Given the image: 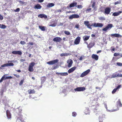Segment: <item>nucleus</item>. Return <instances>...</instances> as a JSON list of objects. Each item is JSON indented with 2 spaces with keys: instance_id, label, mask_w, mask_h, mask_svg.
<instances>
[{
  "instance_id": "f257e3e1",
  "label": "nucleus",
  "mask_w": 122,
  "mask_h": 122,
  "mask_svg": "<svg viewBox=\"0 0 122 122\" xmlns=\"http://www.w3.org/2000/svg\"><path fill=\"white\" fill-rule=\"evenodd\" d=\"M112 27L113 25L112 24H109L105 28H103L102 30L103 31H106L108 30H110Z\"/></svg>"
},
{
  "instance_id": "f03ea898",
  "label": "nucleus",
  "mask_w": 122,
  "mask_h": 122,
  "mask_svg": "<svg viewBox=\"0 0 122 122\" xmlns=\"http://www.w3.org/2000/svg\"><path fill=\"white\" fill-rule=\"evenodd\" d=\"M86 90L85 87H79L74 89V90L75 91L80 92Z\"/></svg>"
},
{
  "instance_id": "7ed1b4c3",
  "label": "nucleus",
  "mask_w": 122,
  "mask_h": 122,
  "mask_svg": "<svg viewBox=\"0 0 122 122\" xmlns=\"http://www.w3.org/2000/svg\"><path fill=\"white\" fill-rule=\"evenodd\" d=\"M59 61L58 59H56L47 62V63L49 65L54 64L57 63Z\"/></svg>"
},
{
  "instance_id": "20e7f679",
  "label": "nucleus",
  "mask_w": 122,
  "mask_h": 122,
  "mask_svg": "<svg viewBox=\"0 0 122 122\" xmlns=\"http://www.w3.org/2000/svg\"><path fill=\"white\" fill-rule=\"evenodd\" d=\"M90 70L89 69L83 72L81 75L80 77H83L86 75L90 72Z\"/></svg>"
},
{
  "instance_id": "39448f33",
  "label": "nucleus",
  "mask_w": 122,
  "mask_h": 122,
  "mask_svg": "<svg viewBox=\"0 0 122 122\" xmlns=\"http://www.w3.org/2000/svg\"><path fill=\"white\" fill-rule=\"evenodd\" d=\"M93 26L95 27H102L103 26V24L101 23H94L93 24Z\"/></svg>"
},
{
  "instance_id": "423d86ee",
  "label": "nucleus",
  "mask_w": 122,
  "mask_h": 122,
  "mask_svg": "<svg viewBox=\"0 0 122 122\" xmlns=\"http://www.w3.org/2000/svg\"><path fill=\"white\" fill-rule=\"evenodd\" d=\"M79 16L77 14H73L71 15L69 17V19H72L73 18H79Z\"/></svg>"
},
{
  "instance_id": "0eeeda50",
  "label": "nucleus",
  "mask_w": 122,
  "mask_h": 122,
  "mask_svg": "<svg viewBox=\"0 0 122 122\" xmlns=\"http://www.w3.org/2000/svg\"><path fill=\"white\" fill-rule=\"evenodd\" d=\"M104 13L105 14H108L111 12V8L110 7H107L105 9Z\"/></svg>"
},
{
  "instance_id": "6e6552de",
  "label": "nucleus",
  "mask_w": 122,
  "mask_h": 122,
  "mask_svg": "<svg viewBox=\"0 0 122 122\" xmlns=\"http://www.w3.org/2000/svg\"><path fill=\"white\" fill-rule=\"evenodd\" d=\"M84 24L88 28L91 29H92L91 26H93V24L90 25L89 23V22L88 21H84Z\"/></svg>"
},
{
  "instance_id": "1a4fd4ad",
  "label": "nucleus",
  "mask_w": 122,
  "mask_h": 122,
  "mask_svg": "<svg viewBox=\"0 0 122 122\" xmlns=\"http://www.w3.org/2000/svg\"><path fill=\"white\" fill-rule=\"evenodd\" d=\"M67 62L68 64V67L70 68L73 62L71 59H69L67 60Z\"/></svg>"
},
{
  "instance_id": "9d476101",
  "label": "nucleus",
  "mask_w": 122,
  "mask_h": 122,
  "mask_svg": "<svg viewBox=\"0 0 122 122\" xmlns=\"http://www.w3.org/2000/svg\"><path fill=\"white\" fill-rule=\"evenodd\" d=\"M87 47L88 48H90L92 47L95 45V43L94 42H91L89 44L87 43Z\"/></svg>"
},
{
  "instance_id": "9b49d317",
  "label": "nucleus",
  "mask_w": 122,
  "mask_h": 122,
  "mask_svg": "<svg viewBox=\"0 0 122 122\" xmlns=\"http://www.w3.org/2000/svg\"><path fill=\"white\" fill-rule=\"evenodd\" d=\"M80 39L81 38L80 37H77L75 40L74 42L75 44L76 45L78 44L80 42Z\"/></svg>"
},
{
  "instance_id": "f8f14e48",
  "label": "nucleus",
  "mask_w": 122,
  "mask_h": 122,
  "mask_svg": "<svg viewBox=\"0 0 122 122\" xmlns=\"http://www.w3.org/2000/svg\"><path fill=\"white\" fill-rule=\"evenodd\" d=\"M6 114L7 117L8 119H10L11 118V114L9 110H7L6 111Z\"/></svg>"
},
{
  "instance_id": "ddd939ff",
  "label": "nucleus",
  "mask_w": 122,
  "mask_h": 122,
  "mask_svg": "<svg viewBox=\"0 0 122 122\" xmlns=\"http://www.w3.org/2000/svg\"><path fill=\"white\" fill-rule=\"evenodd\" d=\"M12 54H18L20 55H22V52L20 51H13L12 52Z\"/></svg>"
},
{
  "instance_id": "4468645a",
  "label": "nucleus",
  "mask_w": 122,
  "mask_h": 122,
  "mask_svg": "<svg viewBox=\"0 0 122 122\" xmlns=\"http://www.w3.org/2000/svg\"><path fill=\"white\" fill-rule=\"evenodd\" d=\"M111 36L112 38L113 37H122V36L120 34L116 33L112 34L111 35Z\"/></svg>"
},
{
  "instance_id": "2eb2a0df",
  "label": "nucleus",
  "mask_w": 122,
  "mask_h": 122,
  "mask_svg": "<svg viewBox=\"0 0 122 122\" xmlns=\"http://www.w3.org/2000/svg\"><path fill=\"white\" fill-rule=\"evenodd\" d=\"M62 40L61 39L60 37H56L54 38L53 41H54L60 42Z\"/></svg>"
},
{
  "instance_id": "dca6fc26",
  "label": "nucleus",
  "mask_w": 122,
  "mask_h": 122,
  "mask_svg": "<svg viewBox=\"0 0 122 122\" xmlns=\"http://www.w3.org/2000/svg\"><path fill=\"white\" fill-rule=\"evenodd\" d=\"M121 86V85H118L117 87L115 89H114L112 92V94H114L116 92L117 90L118 89H119Z\"/></svg>"
},
{
  "instance_id": "f3484780",
  "label": "nucleus",
  "mask_w": 122,
  "mask_h": 122,
  "mask_svg": "<svg viewBox=\"0 0 122 122\" xmlns=\"http://www.w3.org/2000/svg\"><path fill=\"white\" fill-rule=\"evenodd\" d=\"M38 16L39 18H44L45 19H46L47 17L46 15L44 14H40L38 15Z\"/></svg>"
},
{
  "instance_id": "a211bd4d",
  "label": "nucleus",
  "mask_w": 122,
  "mask_h": 122,
  "mask_svg": "<svg viewBox=\"0 0 122 122\" xmlns=\"http://www.w3.org/2000/svg\"><path fill=\"white\" fill-rule=\"evenodd\" d=\"M92 58L96 61H97L98 59V56L97 55L93 54L92 56Z\"/></svg>"
},
{
  "instance_id": "6ab92c4d",
  "label": "nucleus",
  "mask_w": 122,
  "mask_h": 122,
  "mask_svg": "<svg viewBox=\"0 0 122 122\" xmlns=\"http://www.w3.org/2000/svg\"><path fill=\"white\" fill-rule=\"evenodd\" d=\"M122 13L121 11H119L118 12H115L114 13L112 14V15L114 16H117L119 15L120 14Z\"/></svg>"
},
{
  "instance_id": "aec40b11",
  "label": "nucleus",
  "mask_w": 122,
  "mask_h": 122,
  "mask_svg": "<svg viewBox=\"0 0 122 122\" xmlns=\"http://www.w3.org/2000/svg\"><path fill=\"white\" fill-rule=\"evenodd\" d=\"M34 8L36 9H39L41 8L42 6L39 4H37L35 5Z\"/></svg>"
},
{
  "instance_id": "412c9836",
  "label": "nucleus",
  "mask_w": 122,
  "mask_h": 122,
  "mask_svg": "<svg viewBox=\"0 0 122 122\" xmlns=\"http://www.w3.org/2000/svg\"><path fill=\"white\" fill-rule=\"evenodd\" d=\"M77 3L76 2H73L70 4L69 6V7L70 8L74 7L76 6V7H77Z\"/></svg>"
},
{
  "instance_id": "4be33fe9",
  "label": "nucleus",
  "mask_w": 122,
  "mask_h": 122,
  "mask_svg": "<svg viewBox=\"0 0 122 122\" xmlns=\"http://www.w3.org/2000/svg\"><path fill=\"white\" fill-rule=\"evenodd\" d=\"M76 67L75 66L73 67L70 68L68 71V73H70L73 72L76 69Z\"/></svg>"
},
{
  "instance_id": "5701e85b",
  "label": "nucleus",
  "mask_w": 122,
  "mask_h": 122,
  "mask_svg": "<svg viewBox=\"0 0 122 122\" xmlns=\"http://www.w3.org/2000/svg\"><path fill=\"white\" fill-rule=\"evenodd\" d=\"M95 2H93L92 4V6L94 10L96 11L97 10V7L95 6Z\"/></svg>"
},
{
  "instance_id": "b1692460",
  "label": "nucleus",
  "mask_w": 122,
  "mask_h": 122,
  "mask_svg": "<svg viewBox=\"0 0 122 122\" xmlns=\"http://www.w3.org/2000/svg\"><path fill=\"white\" fill-rule=\"evenodd\" d=\"M55 5L54 4L52 3H49L48 4L46 5V7L47 8H50L51 7H52L54 6Z\"/></svg>"
},
{
  "instance_id": "393cba45",
  "label": "nucleus",
  "mask_w": 122,
  "mask_h": 122,
  "mask_svg": "<svg viewBox=\"0 0 122 122\" xmlns=\"http://www.w3.org/2000/svg\"><path fill=\"white\" fill-rule=\"evenodd\" d=\"M35 92H36L34 89L32 90L30 89L28 90V93L29 94H34L35 93Z\"/></svg>"
},
{
  "instance_id": "a878e982",
  "label": "nucleus",
  "mask_w": 122,
  "mask_h": 122,
  "mask_svg": "<svg viewBox=\"0 0 122 122\" xmlns=\"http://www.w3.org/2000/svg\"><path fill=\"white\" fill-rule=\"evenodd\" d=\"M23 117L22 115H20V117L18 118L17 120L18 121L20 120L22 122V121L23 122H24L23 120Z\"/></svg>"
},
{
  "instance_id": "bb28decb",
  "label": "nucleus",
  "mask_w": 122,
  "mask_h": 122,
  "mask_svg": "<svg viewBox=\"0 0 122 122\" xmlns=\"http://www.w3.org/2000/svg\"><path fill=\"white\" fill-rule=\"evenodd\" d=\"M70 55L69 53H62L60 54L61 56H67Z\"/></svg>"
},
{
  "instance_id": "cd10ccee",
  "label": "nucleus",
  "mask_w": 122,
  "mask_h": 122,
  "mask_svg": "<svg viewBox=\"0 0 122 122\" xmlns=\"http://www.w3.org/2000/svg\"><path fill=\"white\" fill-rule=\"evenodd\" d=\"M117 104L120 107H122V104L121 103L120 101V99H118V101L117 102Z\"/></svg>"
},
{
  "instance_id": "c85d7f7f",
  "label": "nucleus",
  "mask_w": 122,
  "mask_h": 122,
  "mask_svg": "<svg viewBox=\"0 0 122 122\" xmlns=\"http://www.w3.org/2000/svg\"><path fill=\"white\" fill-rule=\"evenodd\" d=\"M39 27L42 31H45V27L42 26H39Z\"/></svg>"
},
{
  "instance_id": "c756f323",
  "label": "nucleus",
  "mask_w": 122,
  "mask_h": 122,
  "mask_svg": "<svg viewBox=\"0 0 122 122\" xmlns=\"http://www.w3.org/2000/svg\"><path fill=\"white\" fill-rule=\"evenodd\" d=\"M7 75V74H5L1 78V79L0 80V82L1 83L3 81V80H5V75Z\"/></svg>"
},
{
  "instance_id": "7c9ffc66",
  "label": "nucleus",
  "mask_w": 122,
  "mask_h": 122,
  "mask_svg": "<svg viewBox=\"0 0 122 122\" xmlns=\"http://www.w3.org/2000/svg\"><path fill=\"white\" fill-rule=\"evenodd\" d=\"M90 37L89 36H85V37L83 38V40L84 41H86L89 39Z\"/></svg>"
},
{
  "instance_id": "2f4dec72",
  "label": "nucleus",
  "mask_w": 122,
  "mask_h": 122,
  "mask_svg": "<svg viewBox=\"0 0 122 122\" xmlns=\"http://www.w3.org/2000/svg\"><path fill=\"white\" fill-rule=\"evenodd\" d=\"M117 72H115L114 73H113L111 76V78H114L117 77Z\"/></svg>"
},
{
  "instance_id": "473e14b6",
  "label": "nucleus",
  "mask_w": 122,
  "mask_h": 122,
  "mask_svg": "<svg viewBox=\"0 0 122 122\" xmlns=\"http://www.w3.org/2000/svg\"><path fill=\"white\" fill-rule=\"evenodd\" d=\"M28 70L30 72L33 71L34 70L33 68L31 66H29Z\"/></svg>"
},
{
  "instance_id": "72a5a7b5",
  "label": "nucleus",
  "mask_w": 122,
  "mask_h": 122,
  "mask_svg": "<svg viewBox=\"0 0 122 122\" xmlns=\"http://www.w3.org/2000/svg\"><path fill=\"white\" fill-rule=\"evenodd\" d=\"M61 76H66L68 74V73L67 72H63L61 73Z\"/></svg>"
},
{
  "instance_id": "f704fd0d",
  "label": "nucleus",
  "mask_w": 122,
  "mask_h": 122,
  "mask_svg": "<svg viewBox=\"0 0 122 122\" xmlns=\"http://www.w3.org/2000/svg\"><path fill=\"white\" fill-rule=\"evenodd\" d=\"M35 64V63L34 62H32L30 63V65L29 66H31L33 67L34 66Z\"/></svg>"
},
{
  "instance_id": "c9c22d12",
  "label": "nucleus",
  "mask_w": 122,
  "mask_h": 122,
  "mask_svg": "<svg viewBox=\"0 0 122 122\" xmlns=\"http://www.w3.org/2000/svg\"><path fill=\"white\" fill-rule=\"evenodd\" d=\"M46 77L45 76H43L41 77V80L42 81H45L46 80Z\"/></svg>"
},
{
  "instance_id": "e433bc0d",
  "label": "nucleus",
  "mask_w": 122,
  "mask_h": 122,
  "mask_svg": "<svg viewBox=\"0 0 122 122\" xmlns=\"http://www.w3.org/2000/svg\"><path fill=\"white\" fill-rule=\"evenodd\" d=\"M64 32L65 34L67 35H70V32L67 31L65 30L64 31Z\"/></svg>"
},
{
  "instance_id": "4c0bfd02",
  "label": "nucleus",
  "mask_w": 122,
  "mask_h": 122,
  "mask_svg": "<svg viewBox=\"0 0 122 122\" xmlns=\"http://www.w3.org/2000/svg\"><path fill=\"white\" fill-rule=\"evenodd\" d=\"M1 25V29H4L6 27V26L5 25L3 24Z\"/></svg>"
},
{
  "instance_id": "58836bf2",
  "label": "nucleus",
  "mask_w": 122,
  "mask_h": 122,
  "mask_svg": "<svg viewBox=\"0 0 122 122\" xmlns=\"http://www.w3.org/2000/svg\"><path fill=\"white\" fill-rule=\"evenodd\" d=\"M7 66H13L14 64L12 63H7Z\"/></svg>"
},
{
  "instance_id": "ea45409f",
  "label": "nucleus",
  "mask_w": 122,
  "mask_h": 122,
  "mask_svg": "<svg viewBox=\"0 0 122 122\" xmlns=\"http://www.w3.org/2000/svg\"><path fill=\"white\" fill-rule=\"evenodd\" d=\"M77 6L78 9H82L83 7V6L81 5H78Z\"/></svg>"
},
{
  "instance_id": "a19ab883",
  "label": "nucleus",
  "mask_w": 122,
  "mask_h": 122,
  "mask_svg": "<svg viewBox=\"0 0 122 122\" xmlns=\"http://www.w3.org/2000/svg\"><path fill=\"white\" fill-rule=\"evenodd\" d=\"M99 19L100 20H105V19L104 17H100L99 18Z\"/></svg>"
},
{
  "instance_id": "79ce46f5",
  "label": "nucleus",
  "mask_w": 122,
  "mask_h": 122,
  "mask_svg": "<svg viewBox=\"0 0 122 122\" xmlns=\"http://www.w3.org/2000/svg\"><path fill=\"white\" fill-rule=\"evenodd\" d=\"M121 3V1H117L116 2H115L114 3V4L115 5H116L117 4H120Z\"/></svg>"
},
{
  "instance_id": "37998d69",
  "label": "nucleus",
  "mask_w": 122,
  "mask_h": 122,
  "mask_svg": "<svg viewBox=\"0 0 122 122\" xmlns=\"http://www.w3.org/2000/svg\"><path fill=\"white\" fill-rule=\"evenodd\" d=\"M117 64L118 66H122V63L120 62H117Z\"/></svg>"
},
{
  "instance_id": "c03bdc74",
  "label": "nucleus",
  "mask_w": 122,
  "mask_h": 122,
  "mask_svg": "<svg viewBox=\"0 0 122 122\" xmlns=\"http://www.w3.org/2000/svg\"><path fill=\"white\" fill-rule=\"evenodd\" d=\"M77 115L76 113L75 112H73L72 113V116L73 117H75Z\"/></svg>"
},
{
  "instance_id": "a18cd8bd",
  "label": "nucleus",
  "mask_w": 122,
  "mask_h": 122,
  "mask_svg": "<svg viewBox=\"0 0 122 122\" xmlns=\"http://www.w3.org/2000/svg\"><path fill=\"white\" fill-rule=\"evenodd\" d=\"M20 43L22 45H24L26 44L25 42L24 41H21Z\"/></svg>"
},
{
  "instance_id": "49530a36",
  "label": "nucleus",
  "mask_w": 122,
  "mask_h": 122,
  "mask_svg": "<svg viewBox=\"0 0 122 122\" xmlns=\"http://www.w3.org/2000/svg\"><path fill=\"white\" fill-rule=\"evenodd\" d=\"M24 81V80H21L19 83V85H21L23 84Z\"/></svg>"
},
{
  "instance_id": "de8ad7c7",
  "label": "nucleus",
  "mask_w": 122,
  "mask_h": 122,
  "mask_svg": "<svg viewBox=\"0 0 122 122\" xmlns=\"http://www.w3.org/2000/svg\"><path fill=\"white\" fill-rule=\"evenodd\" d=\"M12 78V77L11 76H9L7 77H5V79H10Z\"/></svg>"
},
{
  "instance_id": "09e8293b",
  "label": "nucleus",
  "mask_w": 122,
  "mask_h": 122,
  "mask_svg": "<svg viewBox=\"0 0 122 122\" xmlns=\"http://www.w3.org/2000/svg\"><path fill=\"white\" fill-rule=\"evenodd\" d=\"M91 8H90L89 9H86V13H87L88 12H89L91 10Z\"/></svg>"
},
{
  "instance_id": "8fccbe9b",
  "label": "nucleus",
  "mask_w": 122,
  "mask_h": 122,
  "mask_svg": "<svg viewBox=\"0 0 122 122\" xmlns=\"http://www.w3.org/2000/svg\"><path fill=\"white\" fill-rule=\"evenodd\" d=\"M119 54L118 53H115L114 54V56H119Z\"/></svg>"
},
{
  "instance_id": "3c124183",
  "label": "nucleus",
  "mask_w": 122,
  "mask_h": 122,
  "mask_svg": "<svg viewBox=\"0 0 122 122\" xmlns=\"http://www.w3.org/2000/svg\"><path fill=\"white\" fill-rule=\"evenodd\" d=\"M20 9L19 8H17L15 10H14V11L15 12H18L20 11Z\"/></svg>"
},
{
  "instance_id": "603ef678",
  "label": "nucleus",
  "mask_w": 122,
  "mask_h": 122,
  "mask_svg": "<svg viewBox=\"0 0 122 122\" xmlns=\"http://www.w3.org/2000/svg\"><path fill=\"white\" fill-rule=\"evenodd\" d=\"M7 66V63H6V64H4L3 65H2L1 66L2 67H5L6 66Z\"/></svg>"
},
{
  "instance_id": "864d4df0",
  "label": "nucleus",
  "mask_w": 122,
  "mask_h": 122,
  "mask_svg": "<svg viewBox=\"0 0 122 122\" xmlns=\"http://www.w3.org/2000/svg\"><path fill=\"white\" fill-rule=\"evenodd\" d=\"M80 25L78 24H76L75 25V28H76L78 29L79 28Z\"/></svg>"
},
{
  "instance_id": "5fc2aeb1",
  "label": "nucleus",
  "mask_w": 122,
  "mask_h": 122,
  "mask_svg": "<svg viewBox=\"0 0 122 122\" xmlns=\"http://www.w3.org/2000/svg\"><path fill=\"white\" fill-rule=\"evenodd\" d=\"M13 75L14 76H15L17 78H19L20 76L19 75L17 74H13Z\"/></svg>"
},
{
  "instance_id": "6e6d98bb",
  "label": "nucleus",
  "mask_w": 122,
  "mask_h": 122,
  "mask_svg": "<svg viewBox=\"0 0 122 122\" xmlns=\"http://www.w3.org/2000/svg\"><path fill=\"white\" fill-rule=\"evenodd\" d=\"M58 67V66L56 65L55 66H53V70H55Z\"/></svg>"
},
{
  "instance_id": "4d7b16f0",
  "label": "nucleus",
  "mask_w": 122,
  "mask_h": 122,
  "mask_svg": "<svg viewBox=\"0 0 122 122\" xmlns=\"http://www.w3.org/2000/svg\"><path fill=\"white\" fill-rule=\"evenodd\" d=\"M117 77H122V74H119L117 73Z\"/></svg>"
},
{
  "instance_id": "13d9d810",
  "label": "nucleus",
  "mask_w": 122,
  "mask_h": 122,
  "mask_svg": "<svg viewBox=\"0 0 122 122\" xmlns=\"http://www.w3.org/2000/svg\"><path fill=\"white\" fill-rule=\"evenodd\" d=\"M19 2L20 3V4H23L24 3V2L20 0L19 1Z\"/></svg>"
},
{
  "instance_id": "bf43d9fd",
  "label": "nucleus",
  "mask_w": 122,
  "mask_h": 122,
  "mask_svg": "<svg viewBox=\"0 0 122 122\" xmlns=\"http://www.w3.org/2000/svg\"><path fill=\"white\" fill-rule=\"evenodd\" d=\"M3 19V18L2 16L0 15V20H2Z\"/></svg>"
},
{
  "instance_id": "052dcab7",
  "label": "nucleus",
  "mask_w": 122,
  "mask_h": 122,
  "mask_svg": "<svg viewBox=\"0 0 122 122\" xmlns=\"http://www.w3.org/2000/svg\"><path fill=\"white\" fill-rule=\"evenodd\" d=\"M50 26L54 27L56 26V25L55 24H52L50 25Z\"/></svg>"
},
{
  "instance_id": "680f3d73",
  "label": "nucleus",
  "mask_w": 122,
  "mask_h": 122,
  "mask_svg": "<svg viewBox=\"0 0 122 122\" xmlns=\"http://www.w3.org/2000/svg\"><path fill=\"white\" fill-rule=\"evenodd\" d=\"M28 44H29L30 45H33V43L32 42H29Z\"/></svg>"
},
{
  "instance_id": "e2e57ef3",
  "label": "nucleus",
  "mask_w": 122,
  "mask_h": 122,
  "mask_svg": "<svg viewBox=\"0 0 122 122\" xmlns=\"http://www.w3.org/2000/svg\"><path fill=\"white\" fill-rule=\"evenodd\" d=\"M44 1V0H38V1L40 2L41 3L43 2Z\"/></svg>"
},
{
  "instance_id": "0e129e2a",
  "label": "nucleus",
  "mask_w": 122,
  "mask_h": 122,
  "mask_svg": "<svg viewBox=\"0 0 122 122\" xmlns=\"http://www.w3.org/2000/svg\"><path fill=\"white\" fill-rule=\"evenodd\" d=\"M102 52L101 50L98 51H97V53L98 54L99 53H101Z\"/></svg>"
},
{
  "instance_id": "69168bd1",
  "label": "nucleus",
  "mask_w": 122,
  "mask_h": 122,
  "mask_svg": "<svg viewBox=\"0 0 122 122\" xmlns=\"http://www.w3.org/2000/svg\"><path fill=\"white\" fill-rule=\"evenodd\" d=\"M61 10H56V12H61Z\"/></svg>"
},
{
  "instance_id": "338daca9",
  "label": "nucleus",
  "mask_w": 122,
  "mask_h": 122,
  "mask_svg": "<svg viewBox=\"0 0 122 122\" xmlns=\"http://www.w3.org/2000/svg\"><path fill=\"white\" fill-rule=\"evenodd\" d=\"M63 25V23H61L59 24V25L62 26Z\"/></svg>"
},
{
  "instance_id": "774afa93",
  "label": "nucleus",
  "mask_w": 122,
  "mask_h": 122,
  "mask_svg": "<svg viewBox=\"0 0 122 122\" xmlns=\"http://www.w3.org/2000/svg\"><path fill=\"white\" fill-rule=\"evenodd\" d=\"M91 36L92 37H94L95 36V35L94 34H92L91 35Z\"/></svg>"
}]
</instances>
